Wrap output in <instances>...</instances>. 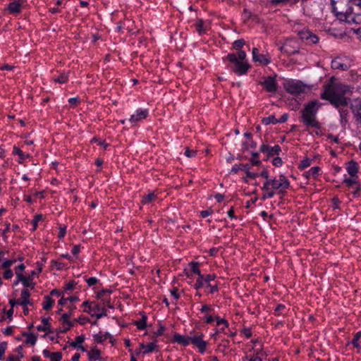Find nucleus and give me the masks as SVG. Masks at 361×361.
<instances>
[{"label":"nucleus","instance_id":"09e8293b","mask_svg":"<svg viewBox=\"0 0 361 361\" xmlns=\"http://www.w3.org/2000/svg\"><path fill=\"white\" fill-rule=\"evenodd\" d=\"M310 164H311V159L306 158L301 161V163L299 165V169H304L310 166Z\"/></svg>","mask_w":361,"mask_h":361},{"label":"nucleus","instance_id":"c9c22d12","mask_svg":"<svg viewBox=\"0 0 361 361\" xmlns=\"http://www.w3.org/2000/svg\"><path fill=\"white\" fill-rule=\"evenodd\" d=\"M311 31L309 30H302L299 32L298 35L302 40L307 41L309 39V37L311 36Z\"/></svg>","mask_w":361,"mask_h":361},{"label":"nucleus","instance_id":"a878e982","mask_svg":"<svg viewBox=\"0 0 361 361\" xmlns=\"http://www.w3.org/2000/svg\"><path fill=\"white\" fill-rule=\"evenodd\" d=\"M23 336L26 337V344H31L32 345H35L37 338V336L34 335L32 333L28 334L26 332H23Z\"/></svg>","mask_w":361,"mask_h":361},{"label":"nucleus","instance_id":"ea45409f","mask_svg":"<svg viewBox=\"0 0 361 361\" xmlns=\"http://www.w3.org/2000/svg\"><path fill=\"white\" fill-rule=\"evenodd\" d=\"M190 268H191V271L194 273V274H200V269L198 268V266H199V263L198 262H192L189 264Z\"/></svg>","mask_w":361,"mask_h":361},{"label":"nucleus","instance_id":"603ef678","mask_svg":"<svg viewBox=\"0 0 361 361\" xmlns=\"http://www.w3.org/2000/svg\"><path fill=\"white\" fill-rule=\"evenodd\" d=\"M216 278V275L215 274H207L205 275V278H204V283H206L207 285V286H209V284H210V282L213 280H214V279Z\"/></svg>","mask_w":361,"mask_h":361},{"label":"nucleus","instance_id":"774afa93","mask_svg":"<svg viewBox=\"0 0 361 361\" xmlns=\"http://www.w3.org/2000/svg\"><path fill=\"white\" fill-rule=\"evenodd\" d=\"M204 286V282L202 280H200V279H197L195 283L194 284V288L195 289H199L201 287H202Z\"/></svg>","mask_w":361,"mask_h":361},{"label":"nucleus","instance_id":"f257e3e1","mask_svg":"<svg viewBox=\"0 0 361 361\" xmlns=\"http://www.w3.org/2000/svg\"><path fill=\"white\" fill-rule=\"evenodd\" d=\"M348 91V87L347 85L330 81L324 85L320 98L328 100L336 108L346 106L348 105V99L345 94Z\"/></svg>","mask_w":361,"mask_h":361},{"label":"nucleus","instance_id":"680f3d73","mask_svg":"<svg viewBox=\"0 0 361 361\" xmlns=\"http://www.w3.org/2000/svg\"><path fill=\"white\" fill-rule=\"evenodd\" d=\"M94 341L97 343H101L105 341V338L103 337V335L101 333L95 334L94 336Z\"/></svg>","mask_w":361,"mask_h":361},{"label":"nucleus","instance_id":"423d86ee","mask_svg":"<svg viewBox=\"0 0 361 361\" xmlns=\"http://www.w3.org/2000/svg\"><path fill=\"white\" fill-rule=\"evenodd\" d=\"M332 11L336 18L343 21L346 19V13L350 7V0H331Z\"/></svg>","mask_w":361,"mask_h":361},{"label":"nucleus","instance_id":"5701e85b","mask_svg":"<svg viewBox=\"0 0 361 361\" xmlns=\"http://www.w3.org/2000/svg\"><path fill=\"white\" fill-rule=\"evenodd\" d=\"M10 13H19L21 10V4L19 1L10 3L7 7Z\"/></svg>","mask_w":361,"mask_h":361},{"label":"nucleus","instance_id":"b1692460","mask_svg":"<svg viewBox=\"0 0 361 361\" xmlns=\"http://www.w3.org/2000/svg\"><path fill=\"white\" fill-rule=\"evenodd\" d=\"M49 318H42V326H37V329L39 331H47L51 333V325L49 322Z\"/></svg>","mask_w":361,"mask_h":361},{"label":"nucleus","instance_id":"20e7f679","mask_svg":"<svg viewBox=\"0 0 361 361\" xmlns=\"http://www.w3.org/2000/svg\"><path fill=\"white\" fill-rule=\"evenodd\" d=\"M346 19L343 21L348 23H361V0H350V7L346 13Z\"/></svg>","mask_w":361,"mask_h":361},{"label":"nucleus","instance_id":"7ed1b4c3","mask_svg":"<svg viewBox=\"0 0 361 361\" xmlns=\"http://www.w3.org/2000/svg\"><path fill=\"white\" fill-rule=\"evenodd\" d=\"M246 58L245 51L240 50L238 53H231L227 55L226 59L234 64L232 71L241 75L245 74L250 68V65L244 60Z\"/></svg>","mask_w":361,"mask_h":361},{"label":"nucleus","instance_id":"4468645a","mask_svg":"<svg viewBox=\"0 0 361 361\" xmlns=\"http://www.w3.org/2000/svg\"><path fill=\"white\" fill-rule=\"evenodd\" d=\"M30 293L27 289H23L21 291L20 298L18 300V305L26 306L27 305H32V302L30 300Z\"/></svg>","mask_w":361,"mask_h":361},{"label":"nucleus","instance_id":"4d7b16f0","mask_svg":"<svg viewBox=\"0 0 361 361\" xmlns=\"http://www.w3.org/2000/svg\"><path fill=\"white\" fill-rule=\"evenodd\" d=\"M91 142H97L99 145L103 146L104 149H106L109 146V145L105 143L104 141H100L95 137L92 139Z\"/></svg>","mask_w":361,"mask_h":361},{"label":"nucleus","instance_id":"72a5a7b5","mask_svg":"<svg viewBox=\"0 0 361 361\" xmlns=\"http://www.w3.org/2000/svg\"><path fill=\"white\" fill-rule=\"evenodd\" d=\"M252 157L250 159V165L253 166H259L261 164V161L259 160V153L257 152H252Z\"/></svg>","mask_w":361,"mask_h":361},{"label":"nucleus","instance_id":"e433bc0d","mask_svg":"<svg viewBox=\"0 0 361 361\" xmlns=\"http://www.w3.org/2000/svg\"><path fill=\"white\" fill-rule=\"evenodd\" d=\"M286 307L284 305L279 304L274 310L276 315H282L286 314Z\"/></svg>","mask_w":361,"mask_h":361},{"label":"nucleus","instance_id":"2f4dec72","mask_svg":"<svg viewBox=\"0 0 361 361\" xmlns=\"http://www.w3.org/2000/svg\"><path fill=\"white\" fill-rule=\"evenodd\" d=\"M262 123L266 126L269 125L271 123L272 124H276L278 123L277 119L275 118L274 116L271 115L268 117L263 118L262 119Z\"/></svg>","mask_w":361,"mask_h":361},{"label":"nucleus","instance_id":"0eeeda50","mask_svg":"<svg viewBox=\"0 0 361 361\" xmlns=\"http://www.w3.org/2000/svg\"><path fill=\"white\" fill-rule=\"evenodd\" d=\"M283 87L287 92L295 95L304 92L305 90V85L300 81L288 80Z\"/></svg>","mask_w":361,"mask_h":361},{"label":"nucleus","instance_id":"9b49d317","mask_svg":"<svg viewBox=\"0 0 361 361\" xmlns=\"http://www.w3.org/2000/svg\"><path fill=\"white\" fill-rule=\"evenodd\" d=\"M259 150L261 152L267 153V157H270L274 155H279L281 149L278 145H274V147H269L267 145L263 144L261 145Z\"/></svg>","mask_w":361,"mask_h":361},{"label":"nucleus","instance_id":"473e14b6","mask_svg":"<svg viewBox=\"0 0 361 361\" xmlns=\"http://www.w3.org/2000/svg\"><path fill=\"white\" fill-rule=\"evenodd\" d=\"M85 341V337L83 335L76 336L75 341H73L70 343V345L73 348H78L80 345Z\"/></svg>","mask_w":361,"mask_h":361},{"label":"nucleus","instance_id":"a18cd8bd","mask_svg":"<svg viewBox=\"0 0 361 361\" xmlns=\"http://www.w3.org/2000/svg\"><path fill=\"white\" fill-rule=\"evenodd\" d=\"M67 79L68 75L66 73H62L57 78L54 79V81L59 83H65Z\"/></svg>","mask_w":361,"mask_h":361},{"label":"nucleus","instance_id":"4c0bfd02","mask_svg":"<svg viewBox=\"0 0 361 361\" xmlns=\"http://www.w3.org/2000/svg\"><path fill=\"white\" fill-rule=\"evenodd\" d=\"M319 37L317 35L313 32H311V36L309 37L308 40L307 41V44H314L319 42Z\"/></svg>","mask_w":361,"mask_h":361},{"label":"nucleus","instance_id":"c756f323","mask_svg":"<svg viewBox=\"0 0 361 361\" xmlns=\"http://www.w3.org/2000/svg\"><path fill=\"white\" fill-rule=\"evenodd\" d=\"M157 198V195L154 192H149V194L142 197L141 202L142 204H147Z\"/></svg>","mask_w":361,"mask_h":361},{"label":"nucleus","instance_id":"864d4df0","mask_svg":"<svg viewBox=\"0 0 361 361\" xmlns=\"http://www.w3.org/2000/svg\"><path fill=\"white\" fill-rule=\"evenodd\" d=\"M197 154L195 150H191L189 147H185V155L189 158L194 157Z\"/></svg>","mask_w":361,"mask_h":361},{"label":"nucleus","instance_id":"49530a36","mask_svg":"<svg viewBox=\"0 0 361 361\" xmlns=\"http://www.w3.org/2000/svg\"><path fill=\"white\" fill-rule=\"evenodd\" d=\"M344 183L350 188H354L355 185H357L359 183L357 180L353 178H345Z\"/></svg>","mask_w":361,"mask_h":361},{"label":"nucleus","instance_id":"8fccbe9b","mask_svg":"<svg viewBox=\"0 0 361 361\" xmlns=\"http://www.w3.org/2000/svg\"><path fill=\"white\" fill-rule=\"evenodd\" d=\"M17 260L16 259H7V260H5L2 265H1V268L2 269H6V268H9L11 265H13Z\"/></svg>","mask_w":361,"mask_h":361},{"label":"nucleus","instance_id":"4be33fe9","mask_svg":"<svg viewBox=\"0 0 361 361\" xmlns=\"http://www.w3.org/2000/svg\"><path fill=\"white\" fill-rule=\"evenodd\" d=\"M250 164H245L242 165V170L244 171L246 174V176L243 178V180L245 182H247V178H255L258 176L257 173L250 172Z\"/></svg>","mask_w":361,"mask_h":361},{"label":"nucleus","instance_id":"58836bf2","mask_svg":"<svg viewBox=\"0 0 361 361\" xmlns=\"http://www.w3.org/2000/svg\"><path fill=\"white\" fill-rule=\"evenodd\" d=\"M340 116H341V121L342 123H346L348 121L347 117L348 115V111L346 109H341L339 110Z\"/></svg>","mask_w":361,"mask_h":361},{"label":"nucleus","instance_id":"37998d69","mask_svg":"<svg viewBox=\"0 0 361 361\" xmlns=\"http://www.w3.org/2000/svg\"><path fill=\"white\" fill-rule=\"evenodd\" d=\"M245 43V40L243 39H237V40H235L233 42V47L235 49H240V48H242L243 47Z\"/></svg>","mask_w":361,"mask_h":361},{"label":"nucleus","instance_id":"13d9d810","mask_svg":"<svg viewBox=\"0 0 361 361\" xmlns=\"http://www.w3.org/2000/svg\"><path fill=\"white\" fill-rule=\"evenodd\" d=\"M75 321L77 322H78L79 324L84 325L86 323H87L88 322H90V319L87 317L80 316L78 319H76Z\"/></svg>","mask_w":361,"mask_h":361},{"label":"nucleus","instance_id":"f8f14e48","mask_svg":"<svg viewBox=\"0 0 361 361\" xmlns=\"http://www.w3.org/2000/svg\"><path fill=\"white\" fill-rule=\"evenodd\" d=\"M203 335L190 337V343L195 345L201 353L206 350L207 342L202 340Z\"/></svg>","mask_w":361,"mask_h":361},{"label":"nucleus","instance_id":"f03ea898","mask_svg":"<svg viewBox=\"0 0 361 361\" xmlns=\"http://www.w3.org/2000/svg\"><path fill=\"white\" fill-rule=\"evenodd\" d=\"M321 105V103L317 100H313L306 104L303 109L301 110V121L304 123L307 127L315 128L317 129L321 128V124L316 117Z\"/></svg>","mask_w":361,"mask_h":361},{"label":"nucleus","instance_id":"1a4fd4ad","mask_svg":"<svg viewBox=\"0 0 361 361\" xmlns=\"http://www.w3.org/2000/svg\"><path fill=\"white\" fill-rule=\"evenodd\" d=\"M85 312L91 314L92 317H96L97 319H100L106 315V310L104 307H101L98 304L91 302L89 305V310H84Z\"/></svg>","mask_w":361,"mask_h":361},{"label":"nucleus","instance_id":"c85d7f7f","mask_svg":"<svg viewBox=\"0 0 361 361\" xmlns=\"http://www.w3.org/2000/svg\"><path fill=\"white\" fill-rule=\"evenodd\" d=\"M45 302L43 303V309L48 310L51 309L54 303V300L49 295L44 296Z\"/></svg>","mask_w":361,"mask_h":361},{"label":"nucleus","instance_id":"0e129e2a","mask_svg":"<svg viewBox=\"0 0 361 361\" xmlns=\"http://www.w3.org/2000/svg\"><path fill=\"white\" fill-rule=\"evenodd\" d=\"M213 212L212 209H207V210H203L200 212V216L202 217V218H205L208 216H209L210 214H212Z\"/></svg>","mask_w":361,"mask_h":361},{"label":"nucleus","instance_id":"aec40b11","mask_svg":"<svg viewBox=\"0 0 361 361\" xmlns=\"http://www.w3.org/2000/svg\"><path fill=\"white\" fill-rule=\"evenodd\" d=\"M173 341L182 344L183 346H187L190 343V337H185L176 334L173 336Z\"/></svg>","mask_w":361,"mask_h":361},{"label":"nucleus","instance_id":"393cba45","mask_svg":"<svg viewBox=\"0 0 361 361\" xmlns=\"http://www.w3.org/2000/svg\"><path fill=\"white\" fill-rule=\"evenodd\" d=\"M262 190L266 191V193L263 194L262 196V200H266L267 198H271L276 193V191L270 185H267V189L264 188V184L263 187L262 188Z\"/></svg>","mask_w":361,"mask_h":361},{"label":"nucleus","instance_id":"f704fd0d","mask_svg":"<svg viewBox=\"0 0 361 361\" xmlns=\"http://www.w3.org/2000/svg\"><path fill=\"white\" fill-rule=\"evenodd\" d=\"M320 171L319 166H313L307 172V178L316 177Z\"/></svg>","mask_w":361,"mask_h":361},{"label":"nucleus","instance_id":"bb28decb","mask_svg":"<svg viewBox=\"0 0 361 361\" xmlns=\"http://www.w3.org/2000/svg\"><path fill=\"white\" fill-rule=\"evenodd\" d=\"M13 154L18 155V157H19V163L20 164H22L23 160L26 157H30L29 154H25L22 152V150L20 148H18V147H16V146H14L13 148Z\"/></svg>","mask_w":361,"mask_h":361},{"label":"nucleus","instance_id":"39448f33","mask_svg":"<svg viewBox=\"0 0 361 361\" xmlns=\"http://www.w3.org/2000/svg\"><path fill=\"white\" fill-rule=\"evenodd\" d=\"M270 185L279 195H283L290 187V181L284 175H280L278 178H274L264 182V188Z\"/></svg>","mask_w":361,"mask_h":361},{"label":"nucleus","instance_id":"dca6fc26","mask_svg":"<svg viewBox=\"0 0 361 361\" xmlns=\"http://www.w3.org/2000/svg\"><path fill=\"white\" fill-rule=\"evenodd\" d=\"M353 113L355 123L358 127H361V102L352 105Z\"/></svg>","mask_w":361,"mask_h":361},{"label":"nucleus","instance_id":"a211bd4d","mask_svg":"<svg viewBox=\"0 0 361 361\" xmlns=\"http://www.w3.org/2000/svg\"><path fill=\"white\" fill-rule=\"evenodd\" d=\"M358 169V165L356 161L352 160L348 163L347 171L351 177H357Z\"/></svg>","mask_w":361,"mask_h":361},{"label":"nucleus","instance_id":"6ab92c4d","mask_svg":"<svg viewBox=\"0 0 361 361\" xmlns=\"http://www.w3.org/2000/svg\"><path fill=\"white\" fill-rule=\"evenodd\" d=\"M16 276L18 279V281H21L23 285L26 288H28L30 286V282L32 281V276H27V277L25 276L24 275H23L21 273H20L18 271H16Z\"/></svg>","mask_w":361,"mask_h":361},{"label":"nucleus","instance_id":"69168bd1","mask_svg":"<svg viewBox=\"0 0 361 361\" xmlns=\"http://www.w3.org/2000/svg\"><path fill=\"white\" fill-rule=\"evenodd\" d=\"M86 281L89 286H92L97 283V279L95 277H90Z\"/></svg>","mask_w":361,"mask_h":361},{"label":"nucleus","instance_id":"3c124183","mask_svg":"<svg viewBox=\"0 0 361 361\" xmlns=\"http://www.w3.org/2000/svg\"><path fill=\"white\" fill-rule=\"evenodd\" d=\"M61 358L62 353L61 352L52 353V355L50 357L51 361H61Z\"/></svg>","mask_w":361,"mask_h":361},{"label":"nucleus","instance_id":"9d476101","mask_svg":"<svg viewBox=\"0 0 361 361\" xmlns=\"http://www.w3.org/2000/svg\"><path fill=\"white\" fill-rule=\"evenodd\" d=\"M296 44L297 42L294 40H286L283 46L281 47L280 49L282 52L286 53L289 55H293L298 52V47L294 46Z\"/></svg>","mask_w":361,"mask_h":361},{"label":"nucleus","instance_id":"de8ad7c7","mask_svg":"<svg viewBox=\"0 0 361 361\" xmlns=\"http://www.w3.org/2000/svg\"><path fill=\"white\" fill-rule=\"evenodd\" d=\"M290 0H270L269 3L273 6L286 5Z\"/></svg>","mask_w":361,"mask_h":361},{"label":"nucleus","instance_id":"79ce46f5","mask_svg":"<svg viewBox=\"0 0 361 361\" xmlns=\"http://www.w3.org/2000/svg\"><path fill=\"white\" fill-rule=\"evenodd\" d=\"M157 347L155 343H150L147 344L145 347V349L143 351V354H147L153 350H154L155 348Z\"/></svg>","mask_w":361,"mask_h":361},{"label":"nucleus","instance_id":"c03bdc74","mask_svg":"<svg viewBox=\"0 0 361 361\" xmlns=\"http://www.w3.org/2000/svg\"><path fill=\"white\" fill-rule=\"evenodd\" d=\"M203 24H204V21L202 19H197V22H196V24H195V27H196V30L198 32L199 34H202V32H203Z\"/></svg>","mask_w":361,"mask_h":361},{"label":"nucleus","instance_id":"f3484780","mask_svg":"<svg viewBox=\"0 0 361 361\" xmlns=\"http://www.w3.org/2000/svg\"><path fill=\"white\" fill-rule=\"evenodd\" d=\"M148 116V110L144 109V110H137L136 114H133L130 116L129 121L131 123H136L140 121H142V119H145Z\"/></svg>","mask_w":361,"mask_h":361},{"label":"nucleus","instance_id":"5fc2aeb1","mask_svg":"<svg viewBox=\"0 0 361 361\" xmlns=\"http://www.w3.org/2000/svg\"><path fill=\"white\" fill-rule=\"evenodd\" d=\"M13 276V273L12 270L9 268H6L5 271L4 272V278L6 279H11Z\"/></svg>","mask_w":361,"mask_h":361},{"label":"nucleus","instance_id":"ddd939ff","mask_svg":"<svg viewBox=\"0 0 361 361\" xmlns=\"http://www.w3.org/2000/svg\"><path fill=\"white\" fill-rule=\"evenodd\" d=\"M252 59L254 61H258L263 65H267L271 61L269 55L259 54L257 48L252 49Z\"/></svg>","mask_w":361,"mask_h":361},{"label":"nucleus","instance_id":"a19ab883","mask_svg":"<svg viewBox=\"0 0 361 361\" xmlns=\"http://www.w3.org/2000/svg\"><path fill=\"white\" fill-rule=\"evenodd\" d=\"M43 219V216L42 214H37L35 216L34 219L32 221V224L33 226L32 230L35 231L37 228V223Z\"/></svg>","mask_w":361,"mask_h":361},{"label":"nucleus","instance_id":"e2e57ef3","mask_svg":"<svg viewBox=\"0 0 361 361\" xmlns=\"http://www.w3.org/2000/svg\"><path fill=\"white\" fill-rule=\"evenodd\" d=\"M217 325L224 324L225 327L228 326V322L224 319H220L219 317H215Z\"/></svg>","mask_w":361,"mask_h":361},{"label":"nucleus","instance_id":"052dcab7","mask_svg":"<svg viewBox=\"0 0 361 361\" xmlns=\"http://www.w3.org/2000/svg\"><path fill=\"white\" fill-rule=\"evenodd\" d=\"M76 283L73 281H70L66 284L65 290H72Z\"/></svg>","mask_w":361,"mask_h":361},{"label":"nucleus","instance_id":"cd10ccee","mask_svg":"<svg viewBox=\"0 0 361 361\" xmlns=\"http://www.w3.org/2000/svg\"><path fill=\"white\" fill-rule=\"evenodd\" d=\"M147 317L145 314L143 313L142 315L141 319L138 321L135 322V325H136L137 328L140 330L145 329L146 327V322H147Z\"/></svg>","mask_w":361,"mask_h":361},{"label":"nucleus","instance_id":"338daca9","mask_svg":"<svg viewBox=\"0 0 361 361\" xmlns=\"http://www.w3.org/2000/svg\"><path fill=\"white\" fill-rule=\"evenodd\" d=\"M72 315L71 312L65 313L62 315V317L60 319V321L63 323H65L66 321L68 320V318Z\"/></svg>","mask_w":361,"mask_h":361},{"label":"nucleus","instance_id":"bf43d9fd","mask_svg":"<svg viewBox=\"0 0 361 361\" xmlns=\"http://www.w3.org/2000/svg\"><path fill=\"white\" fill-rule=\"evenodd\" d=\"M272 164L274 166H276V167H279V166H281L283 164V161L281 159V157H275L273 161H272Z\"/></svg>","mask_w":361,"mask_h":361},{"label":"nucleus","instance_id":"7c9ffc66","mask_svg":"<svg viewBox=\"0 0 361 361\" xmlns=\"http://www.w3.org/2000/svg\"><path fill=\"white\" fill-rule=\"evenodd\" d=\"M360 338H361V331H358L355 334V336L351 341L352 344L356 348H361V343L360 342Z\"/></svg>","mask_w":361,"mask_h":361},{"label":"nucleus","instance_id":"2eb2a0df","mask_svg":"<svg viewBox=\"0 0 361 361\" xmlns=\"http://www.w3.org/2000/svg\"><path fill=\"white\" fill-rule=\"evenodd\" d=\"M331 68L334 70L348 71L349 66L341 58L336 57L331 61Z\"/></svg>","mask_w":361,"mask_h":361},{"label":"nucleus","instance_id":"6e6d98bb","mask_svg":"<svg viewBox=\"0 0 361 361\" xmlns=\"http://www.w3.org/2000/svg\"><path fill=\"white\" fill-rule=\"evenodd\" d=\"M6 346H7L6 342L0 343V360H1L4 354L5 353Z\"/></svg>","mask_w":361,"mask_h":361},{"label":"nucleus","instance_id":"412c9836","mask_svg":"<svg viewBox=\"0 0 361 361\" xmlns=\"http://www.w3.org/2000/svg\"><path fill=\"white\" fill-rule=\"evenodd\" d=\"M88 357L90 360H96L101 359V351L96 346L92 347L88 352Z\"/></svg>","mask_w":361,"mask_h":361},{"label":"nucleus","instance_id":"6e6552de","mask_svg":"<svg viewBox=\"0 0 361 361\" xmlns=\"http://www.w3.org/2000/svg\"><path fill=\"white\" fill-rule=\"evenodd\" d=\"M265 90L268 92L276 93L278 88V85L275 77L268 76L264 78L262 82H260Z\"/></svg>","mask_w":361,"mask_h":361}]
</instances>
